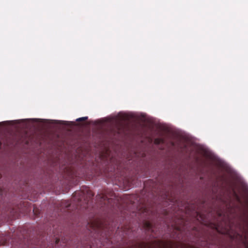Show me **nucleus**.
Instances as JSON below:
<instances>
[{"label": "nucleus", "mask_w": 248, "mask_h": 248, "mask_svg": "<svg viewBox=\"0 0 248 248\" xmlns=\"http://www.w3.org/2000/svg\"><path fill=\"white\" fill-rule=\"evenodd\" d=\"M76 195H79L80 197L84 198H89V199L92 198L94 196L93 192L89 189L88 187H86L85 189H82L81 191L76 192Z\"/></svg>", "instance_id": "f257e3e1"}, {"label": "nucleus", "mask_w": 248, "mask_h": 248, "mask_svg": "<svg viewBox=\"0 0 248 248\" xmlns=\"http://www.w3.org/2000/svg\"><path fill=\"white\" fill-rule=\"evenodd\" d=\"M97 199H100V202H104V204H107V202H109L111 199H109L105 194L102 193L98 194L96 196Z\"/></svg>", "instance_id": "f03ea898"}, {"label": "nucleus", "mask_w": 248, "mask_h": 248, "mask_svg": "<svg viewBox=\"0 0 248 248\" xmlns=\"http://www.w3.org/2000/svg\"><path fill=\"white\" fill-rule=\"evenodd\" d=\"M89 225L93 231H96L102 228V225L98 222H91L89 223Z\"/></svg>", "instance_id": "7ed1b4c3"}, {"label": "nucleus", "mask_w": 248, "mask_h": 248, "mask_svg": "<svg viewBox=\"0 0 248 248\" xmlns=\"http://www.w3.org/2000/svg\"><path fill=\"white\" fill-rule=\"evenodd\" d=\"M144 226L148 231H152V225L150 222L145 221L144 223Z\"/></svg>", "instance_id": "20e7f679"}, {"label": "nucleus", "mask_w": 248, "mask_h": 248, "mask_svg": "<svg viewBox=\"0 0 248 248\" xmlns=\"http://www.w3.org/2000/svg\"><path fill=\"white\" fill-rule=\"evenodd\" d=\"M163 142H164V140L162 139H160V138H157V139H155V143H156L157 144H159L161 143H163Z\"/></svg>", "instance_id": "39448f33"}, {"label": "nucleus", "mask_w": 248, "mask_h": 248, "mask_svg": "<svg viewBox=\"0 0 248 248\" xmlns=\"http://www.w3.org/2000/svg\"><path fill=\"white\" fill-rule=\"evenodd\" d=\"M87 119H88V117H81V118H79L77 119L76 120V121L78 122L83 121H85Z\"/></svg>", "instance_id": "423d86ee"}, {"label": "nucleus", "mask_w": 248, "mask_h": 248, "mask_svg": "<svg viewBox=\"0 0 248 248\" xmlns=\"http://www.w3.org/2000/svg\"><path fill=\"white\" fill-rule=\"evenodd\" d=\"M33 212L34 214L36 216L38 215V214H39V211L38 209H36V208H35L34 207H33Z\"/></svg>", "instance_id": "0eeeda50"}, {"label": "nucleus", "mask_w": 248, "mask_h": 248, "mask_svg": "<svg viewBox=\"0 0 248 248\" xmlns=\"http://www.w3.org/2000/svg\"><path fill=\"white\" fill-rule=\"evenodd\" d=\"M59 239H58V238H57V239H56V241H55V243H56V244H58V243H59Z\"/></svg>", "instance_id": "6e6552de"}, {"label": "nucleus", "mask_w": 248, "mask_h": 248, "mask_svg": "<svg viewBox=\"0 0 248 248\" xmlns=\"http://www.w3.org/2000/svg\"><path fill=\"white\" fill-rule=\"evenodd\" d=\"M70 207V204H68V205L66 206V207L67 208V210H69V208Z\"/></svg>", "instance_id": "1a4fd4ad"}, {"label": "nucleus", "mask_w": 248, "mask_h": 248, "mask_svg": "<svg viewBox=\"0 0 248 248\" xmlns=\"http://www.w3.org/2000/svg\"><path fill=\"white\" fill-rule=\"evenodd\" d=\"M245 247H246V248H248V243L246 244Z\"/></svg>", "instance_id": "9d476101"}, {"label": "nucleus", "mask_w": 248, "mask_h": 248, "mask_svg": "<svg viewBox=\"0 0 248 248\" xmlns=\"http://www.w3.org/2000/svg\"><path fill=\"white\" fill-rule=\"evenodd\" d=\"M234 195H235L237 198H238V196H237V194H236V193L235 192H234Z\"/></svg>", "instance_id": "9b49d317"}, {"label": "nucleus", "mask_w": 248, "mask_h": 248, "mask_svg": "<svg viewBox=\"0 0 248 248\" xmlns=\"http://www.w3.org/2000/svg\"><path fill=\"white\" fill-rule=\"evenodd\" d=\"M81 197H79V200H81Z\"/></svg>", "instance_id": "f8f14e48"}]
</instances>
